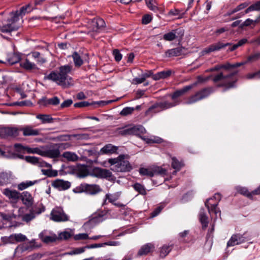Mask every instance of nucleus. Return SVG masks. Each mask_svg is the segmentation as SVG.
I'll use <instances>...</instances> for the list:
<instances>
[{"label":"nucleus","mask_w":260,"mask_h":260,"mask_svg":"<svg viewBox=\"0 0 260 260\" xmlns=\"http://www.w3.org/2000/svg\"><path fill=\"white\" fill-rule=\"evenodd\" d=\"M164 39L166 41H171L174 40L176 36L175 32L171 31L164 35Z\"/></svg>","instance_id":"55"},{"label":"nucleus","mask_w":260,"mask_h":260,"mask_svg":"<svg viewBox=\"0 0 260 260\" xmlns=\"http://www.w3.org/2000/svg\"><path fill=\"white\" fill-rule=\"evenodd\" d=\"M118 133L122 136L131 135L130 134V128L127 127L125 128H119L118 130Z\"/></svg>","instance_id":"62"},{"label":"nucleus","mask_w":260,"mask_h":260,"mask_svg":"<svg viewBox=\"0 0 260 260\" xmlns=\"http://www.w3.org/2000/svg\"><path fill=\"white\" fill-rule=\"evenodd\" d=\"M176 105V103H172L169 102L165 101L158 103L154 107H158L160 108L161 110H164L173 107Z\"/></svg>","instance_id":"36"},{"label":"nucleus","mask_w":260,"mask_h":260,"mask_svg":"<svg viewBox=\"0 0 260 260\" xmlns=\"http://www.w3.org/2000/svg\"><path fill=\"white\" fill-rule=\"evenodd\" d=\"M39 237L41 240L45 243H49L58 240L57 236L54 234L46 235L45 232H42L39 234Z\"/></svg>","instance_id":"18"},{"label":"nucleus","mask_w":260,"mask_h":260,"mask_svg":"<svg viewBox=\"0 0 260 260\" xmlns=\"http://www.w3.org/2000/svg\"><path fill=\"white\" fill-rule=\"evenodd\" d=\"M80 188L82 191L91 194H96L101 191L100 186L96 184H82Z\"/></svg>","instance_id":"10"},{"label":"nucleus","mask_w":260,"mask_h":260,"mask_svg":"<svg viewBox=\"0 0 260 260\" xmlns=\"http://www.w3.org/2000/svg\"><path fill=\"white\" fill-rule=\"evenodd\" d=\"M20 199L23 203L27 207H30L34 203V199L31 194L28 191H24L20 193Z\"/></svg>","instance_id":"17"},{"label":"nucleus","mask_w":260,"mask_h":260,"mask_svg":"<svg viewBox=\"0 0 260 260\" xmlns=\"http://www.w3.org/2000/svg\"><path fill=\"white\" fill-rule=\"evenodd\" d=\"M237 190L240 193L250 199H252L253 196H254V194L252 193V191L249 192L245 187H238L237 188Z\"/></svg>","instance_id":"39"},{"label":"nucleus","mask_w":260,"mask_h":260,"mask_svg":"<svg viewBox=\"0 0 260 260\" xmlns=\"http://www.w3.org/2000/svg\"><path fill=\"white\" fill-rule=\"evenodd\" d=\"M32 56L36 59H37V61L39 63H43L46 61V59L41 56V54L39 52L35 51L31 53Z\"/></svg>","instance_id":"50"},{"label":"nucleus","mask_w":260,"mask_h":260,"mask_svg":"<svg viewBox=\"0 0 260 260\" xmlns=\"http://www.w3.org/2000/svg\"><path fill=\"white\" fill-rule=\"evenodd\" d=\"M37 182V180L35 181H26L22 182L18 184L17 188L19 190H23L27 188L35 185Z\"/></svg>","instance_id":"30"},{"label":"nucleus","mask_w":260,"mask_h":260,"mask_svg":"<svg viewBox=\"0 0 260 260\" xmlns=\"http://www.w3.org/2000/svg\"><path fill=\"white\" fill-rule=\"evenodd\" d=\"M172 71L171 70L163 71L152 75V79L154 80H158L161 79H165L170 76Z\"/></svg>","instance_id":"26"},{"label":"nucleus","mask_w":260,"mask_h":260,"mask_svg":"<svg viewBox=\"0 0 260 260\" xmlns=\"http://www.w3.org/2000/svg\"><path fill=\"white\" fill-rule=\"evenodd\" d=\"M20 66L26 70H31L37 69L35 63L30 62L28 59L25 58L20 62Z\"/></svg>","instance_id":"28"},{"label":"nucleus","mask_w":260,"mask_h":260,"mask_svg":"<svg viewBox=\"0 0 260 260\" xmlns=\"http://www.w3.org/2000/svg\"><path fill=\"white\" fill-rule=\"evenodd\" d=\"M183 14H180V11L178 9H172L171 10L169 13V16H178V18H181L183 17Z\"/></svg>","instance_id":"58"},{"label":"nucleus","mask_w":260,"mask_h":260,"mask_svg":"<svg viewBox=\"0 0 260 260\" xmlns=\"http://www.w3.org/2000/svg\"><path fill=\"white\" fill-rule=\"evenodd\" d=\"M200 220L202 223V228L206 229L208 224V218L204 211H201L200 212Z\"/></svg>","instance_id":"33"},{"label":"nucleus","mask_w":260,"mask_h":260,"mask_svg":"<svg viewBox=\"0 0 260 260\" xmlns=\"http://www.w3.org/2000/svg\"><path fill=\"white\" fill-rule=\"evenodd\" d=\"M259 22L258 19L252 20L249 18L246 19L242 24L240 25V28H243L244 27L253 26H254L255 24Z\"/></svg>","instance_id":"32"},{"label":"nucleus","mask_w":260,"mask_h":260,"mask_svg":"<svg viewBox=\"0 0 260 260\" xmlns=\"http://www.w3.org/2000/svg\"><path fill=\"white\" fill-rule=\"evenodd\" d=\"M172 167L177 170H179L183 166V163L179 161L175 157H172Z\"/></svg>","instance_id":"47"},{"label":"nucleus","mask_w":260,"mask_h":260,"mask_svg":"<svg viewBox=\"0 0 260 260\" xmlns=\"http://www.w3.org/2000/svg\"><path fill=\"white\" fill-rule=\"evenodd\" d=\"M45 175H47L48 177H55L57 175L58 173L56 170H47L44 171L43 173Z\"/></svg>","instance_id":"61"},{"label":"nucleus","mask_w":260,"mask_h":260,"mask_svg":"<svg viewBox=\"0 0 260 260\" xmlns=\"http://www.w3.org/2000/svg\"><path fill=\"white\" fill-rule=\"evenodd\" d=\"M248 4L246 3H244L242 4H240L238 6H237L234 9L229 11L226 14V16H231V15L240 11L245 8H246L248 6Z\"/></svg>","instance_id":"34"},{"label":"nucleus","mask_w":260,"mask_h":260,"mask_svg":"<svg viewBox=\"0 0 260 260\" xmlns=\"http://www.w3.org/2000/svg\"><path fill=\"white\" fill-rule=\"evenodd\" d=\"M91 29L93 31L99 32L105 27L104 20L101 18L94 19L91 21Z\"/></svg>","instance_id":"12"},{"label":"nucleus","mask_w":260,"mask_h":260,"mask_svg":"<svg viewBox=\"0 0 260 260\" xmlns=\"http://www.w3.org/2000/svg\"><path fill=\"white\" fill-rule=\"evenodd\" d=\"M3 241L6 243H15L16 242L14 238V234L10 235L9 237H6L3 238Z\"/></svg>","instance_id":"60"},{"label":"nucleus","mask_w":260,"mask_h":260,"mask_svg":"<svg viewBox=\"0 0 260 260\" xmlns=\"http://www.w3.org/2000/svg\"><path fill=\"white\" fill-rule=\"evenodd\" d=\"M135 110V108L133 107H126L123 108L120 112V115L122 116H127L131 114Z\"/></svg>","instance_id":"54"},{"label":"nucleus","mask_w":260,"mask_h":260,"mask_svg":"<svg viewBox=\"0 0 260 260\" xmlns=\"http://www.w3.org/2000/svg\"><path fill=\"white\" fill-rule=\"evenodd\" d=\"M134 188H135V189L136 190H137V191H138L140 193L142 194H146V190L144 188V187L140 184V183H136L134 185Z\"/></svg>","instance_id":"52"},{"label":"nucleus","mask_w":260,"mask_h":260,"mask_svg":"<svg viewBox=\"0 0 260 260\" xmlns=\"http://www.w3.org/2000/svg\"><path fill=\"white\" fill-rule=\"evenodd\" d=\"M88 234L86 233H82L75 235L74 236V239L75 240H86L89 239Z\"/></svg>","instance_id":"59"},{"label":"nucleus","mask_w":260,"mask_h":260,"mask_svg":"<svg viewBox=\"0 0 260 260\" xmlns=\"http://www.w3.org/2000/svg\"><path fill=\"white\" fill-rule=\"evenodd\" d=\"M117 147L111 144L106 145L103 147L100 152L102 154H112L116 152Z\"/></svg>","instance_id":"23"},{"label":"nucleus","mask_w":260,"mask_h":260,"mask_svg":"<svg viewBox=\"0 0 260 260\" xmlns=\"http://www.w3.org/2000/svg\"><path fill=\"white\" fill-rule=\"evenodd\" d=\"M52 185L59 189L65 190L70 187V183L62 180H56L53 182Z\"/></svg>","instance_id":"21"},{"label":"nucleus","mask_w":260,"mask_h":260,"mask_svg":"<svg viewBox=\"0 0 260 260\" xmlns=\"http://www.w3.org/2000/svg\"><path fill=\"white\" fill-rule=\"evenodd\" d=\"M172 249V246L170 245H165L160 249V255L162 257L166 256Z\"/></svg>","instance_id":"44"},{"label":"nucleus","mask_w":260,"mask_h":260,"mask_svg":"<svg viewBox=\"0 0 260 260\" xmlns=\"http://www.w3.org/2000/svg\"><path fill=\"white\" fill-rule=\"evenodd\" d=\"M78 174L80 177H85L88 176L89 172L87 166L82 165L78 167Z\"/></svg>","instance_id":"37"},{"label":"nucleus","mask_w":260,"mask_h":260,"mask_svg":"<svg viewBox=\"0 0 260 260\" xmlns=\"http://www.w3.org/2000/svg\"><path fill=\"white\" fill-rule=\"evenodd\" d=\"M155 249L154 244L151 243H148L144 244L139 249L138 254L140 256L146 255L152 252Z\"/></svg>","instance_id":"16"},{"label":"nucleus","mask_w":260,"mask_h":260,"mask_svg":"<svg viewBox=\"0 0 260 260\" xmlns=\"http://www.w3.org/2000/svg\"><path fill=\"white\" fill-rule=\"evenodd\" d=\"M142 139L147 143H161L163 142L161 138L156 136H153L150 138L143 137Z\"/></svg>","instance_id":"40"},{"label":"nucleus","mask_w":260,"mask_h":260,"mask_svg":"<svg viewBox=\"0 0 260 260\" xmlns=\"http://www.w3.org/2000/svg\"><path fill=\"white\" fill-rule=\"evenodd\" d=\"M19 128L16 127H6L0 129V136L2 138L9 137H16L18 136Z\"/></svg>","instance_id":"6"},{"label":"nucleus","mask_w":260,"mask_h":260,"mask_svg":"<svg viewBox=\"0 0 260 260\" xmlns=\"http://www.w3.org/2000/svg\"><path fill=\"white\" fill-rule=\"evenodd\" d=\"M50 219L55 222H64L69 220V216L61 207H56L50 213Z\"/></svg>","instance_id":"5"},{"label":"nucleus","mask_w":260,"mask_h":260,"mask_svg":"<svg viewBox=\"0 0 260 260\" xmlns=\"http://www.w3.org/2000/svg\"><path fill=\"white\" fill-rule=\"evenodd\" d=\"M205 206L207 208L209 213H210L211 212H213L215 215L219 213L220 216L221 211L219 208H217L218 203L212 204L209 202V201H207L205 202Z\"/></svg>","instance_id":"22"},{"label":"nucleus","mask_w":260,"mask_h":260,"mask_svg":"<svg viewBox=\"0 0 260 260\" xmlns=\"http://www.w3.org/2000/svg\"><path fill=\"white\" fill-rule=\"evenodd\" d=\"M35 217V214L33 213H30L24 215L23 217V220L26 222H29Z\"/></svg>","instance_id":"64"},{"label":"nucleus","mask_w":260,"mask_h":260,"mask_svg":"<svg viewBox=\"0 0 260 260\" xmlns=\"http://www.w3.org/2000/svg\"><path fill=\"white\" fill-rule=\"evenodd\" d=\"M245 63H246V62H237V63H233V64H231L229 62H227L224 64H222V67H223V69L228 70L231 68H236L239 67L243 65Z\"/></svg>","instance_id":"46"},{"label":"nucleus","mask_w":260,"mask_h":260,"mask_svg":"<svg viewBox=\"0 0 260 260\" xmlns=\"http://www.w3.org/2000/svg\"><path fill=\"white\" fill-rule=\"evenodd\" d=\"M14 238L16 242H21L27 240L26 237L22 234H14Z\"/></svg>","instance_id":"57"},{"label":"nucleus","mask_w":260,"mask_h":260,"mask_svg":"<svg viewBox=\"0 0 260 260\" xmlns=\"http://www.w3.org/2000/svg\"><path fill=\"white\" fill-rule=\"evenodd\" d=\"M3 193L13 203H17L20 199V193L16 190L7 188L4 189Z\"/></svg>","instance_id":"9"},{"label":"nucleus","mask_w":260,"mask_h":260,"mask_svg":"<svg viewBox=\"0 0 260 260\" xmlns=\"http://www.w3.org/2000/svg\"><path fill=\"white\" fill-rule=\"evenodd\" d=\"M139 173L143 176L152 177L153 176L151 167L148 168H141L139 169Z\"/></svg>","instance_id":"38"},{"label":"nucleus","mask_w":260,"mask_h":260,"mask_svg":"<svg viewBox=\"0 0 260 260\" xmlns=\"http://www.w3.org/2000/svg\"><path fill=\"white\" fill-rule=\"evenodd\" d=\"M246 240L245 238L240 234L233 235L228 242L227 246H234L243 243Z\"/></svg>","instance_id":"13"},{"label":"nucleus","mask_w":260,"mask_h":260,"mask_svg":"<svg viewBox=\"0 0 260 260\" xmlns=\"http://www.w3.org/2000/svg\"><path fill=\"white\" fill-rule=\"evenodd\" d=\"M34 9L30 4H28L25 6L21 8L20 10L18 11V17L22 15H24L25 14L29 13Z\"/></svg>","instance_id":"35"},{"label":"nucleus","mask_w":260,"mask_h":260,"mask_svg":"<svg viewBox=\"0 0 260 260\" xmlns=\"http://www.w3.org/2000/svg\"><path fill=\"white\" fill-rule=\"evenodd\" d=\"M129 128L131 135L139 136L146 133L145 128L141 125L130 127Z\"/></svg>","instance_id":"25"},{"label":"nucleus","mask_w":260,"mask_h":260,"mask_svg":"<svg viewBox=\"0 0 260 260\" xmlns=\"http://www.w3.org/2000/svg\"><path fill=\"white\" fill-rule=\"evenodd\" d=\"M20 60V56L19 54L16 53H10L8 55L7 61L11 64H13L18 62Z\"/></svg>","instance_id":"27"},{"label":"nucleus","mask_w":260,"mask_h":260,"mask_svg":"<svg viewBox=\"0 0 260 260\" xmlns=\"http://www.w3.org/2000/svg\"><path fill=\"white\" fill-rule=\"evenodd\" d=\"M151 168L153 176L156 175H164L166 173V170L160 167L152 166Z\"/></svg>","instance_id":"41"},{"label":"nucleus","mask_w":260,"mask_h":260,"mask_svg":"<svg viewBox=\"0 0 260 260\" xmlns=\"http://www.w3.org/2000/svg\"><path fill=\"white\" fill-rule=\"evenodd\" d=\"M247 41L246 39H243L240 40L237 44H234L233 45L230 46V47L228 50V51H233L236 50L238 47L243 45L245 44Z\"/></svg>","instance_id":"49"},{"label":"nucleus","mask_w":260,"mask_h":260,"mask_svg":"<svg viewBox=\"0 0 260 260\" xmlns=\"http://www.w3.org/2000/svg\"><path fill=\"white\" fill-rule=\"evenodd\" d=\"M214 90L212 87H207L203 88L198 91L195 94L188 97L185 103L186 104H192L200 100H202L208 97L211 93L213 92Z\"/></svg>","instance_id":"4"},{"label":"nucleus","mask_w":260,"mask_h":260,"mask_svg":"<svg viewBox=\"0 0 260 260\" xmlns=\"http://www.w3.org/2000/svg\"><path fill=\"white\" fill-rule=\"evenodd\" d=\"M19 131L22 132L24 137L36 136L40 134V131L38 129L34 128L32 125H25L19 128Z\"/></svg>","instance_id":"8"},{"label":"nucleus","mask_w":260,"mask_h":260,"mask_svg":"<svg viewBox=\"0 0 260 260\" xmlns=\"http://www.w3.org/2000/svg\"><path fill=\"white\" fill-rule=\"evenodd\" d=\"M60 155V151L58 148L50 147L45 149L44 147L43 156H47L50 158H57Z\"/></svg>","instance_id":"15"},{"label":"nucleus","mask_w":260,"mask_h":260,"mask_svg":"<svg viewBox=\"0 0 260 260\" xmlns=\"http://www.w3.org/2000/svg\"><path fill=\"white\" fill-rule=\"evenodd\" d=\"M232 44L230 43H223L221 42H218L206 48L202 53L203 54H209L212 52L219 51L227 46H230Z\"/></svg>","instance_id":"7"},{"label":"nucleus","mask_w":260,"mask_h":260,"mask_svg":"<svg viewBox=\"0 0 260 260\" xmlns=\"http://www.w3.org/2000/svg\"><path fill=\"white\" fill-rule=\"evenodd\" d=\"M259 11L260 10V1L256 3L255 4L250 6L247 9L245 10L244 12H241L237 14L235 18L232 19L233 20L240 18L241 17L244 15L245 14H247L252 11Z\"/></svg>","instance_id":"19"},{"label":"nucleus","mask_w":260,"mask_h":260,"mask_svg":"<svg viewBox=\"0 0 260 260\" xmlns=\"http://www.w3.org/2000/svg\"><path fill=\"white\" fill-rule=\"evenodd\" d=\"M181 50L179 48H176L168 50L166 52V56L168 57L175 56L179 55L181 53Z\"/></svg>","instance_id":"43"},{"label":"nucleus","mask_w":260,"mask_h":260,"mask_svg":"<svg viewBox=\"0 0 260 260\" xmlns=\"http://www.w3.org/2000/svg\"><path fill=\"white\" fill-rule=\"evenodd\" d=\"M94 175L98 177L108 178L112 176V173L110 171L96 167L93 170Z\"/></svg>","instance_id":"14"},{"label":"nucleus","mask_w":260,"mask_h":260,"mask_svg":"<svg viewBox=\"0 0 260 260\" xmlns=\"http://www.w3.org/2000/svg\"><path fill=\"white\" fill-rule=\"evenodd\" d=\"M145 1L146 5L149 9L153 11H156L158 10V7L154 5L155 0H145Z\"/></svg>","instance_id":"51"},{"label":"nucleus","mask_w":260,"mask_h":260,"mask_svg":"<svg viewBox=\"0 0 260 260\" xmlns=\"http://www.w3.org/2000/svg\"><path fill=\"white\" fill-rule=\"evenodd\" d=\"M43 146L36 148H30L28 147H26L24 148V150L26 151L28 153H36L43 156Z\"/></svg>","instance_id":"31"},{"label":"nucleus","mask_w":260,"mask_h":260,"mask_svg":"<svg viewBox=\"0 0 260 260\" xmlns=\"http://www.w3.org/2000/svg\"><path fill=\"white\" fill-rule=\"evenodd\" d=\"M36 118L40 119L42 123H50L53 122V118L50 115L47 114H38Z\"/></svg>","instance_id":"29"},{"label":"nucleus","mask_w":260,"mask_h":260,"mask_svg":"<svg viewBox=\"0 0 260 260\" xmlns=\"http://www.w3.org/2000/svg\"><path fill=\"white\" fill-rule=\"evenodd\" d=\"M128 158L127 155H120L117 158L109 159L108 162L113 166L111 169L114 171L128 172L132 169Z\"/></svg>","instance_id":"2"},{"label":"nucleus","mask_w":260,"mask_h":260,"mask_svg":"<svg viewBox=\"0 0 260 260\" xmlns=\"http://www.w3.org/2000/svg\"><path fill=\"white\" fill-rule=\"evenodd\" d=\"M197 84V83H195L193 84L192 85H190L188 86H185L182 89L175 91L171 95L172 99L174 100L176 98L183 95V94H184L185 93L187 92L188 90L192 89L193 87V86H196Z\"/></svg>","instance_id":"20"},{"label":"nucleus","mask_w":260,"mask_h":260,"mask_svg":"<svg viewBox=\"0 0 260 260\" xmlns=\"http://www.w3.org/2000/svg\"><path fill=\"white\" fill-rule=\"evenodd\" d=\"M45 104H50L54 106L58 105L60 103L59 99L57 96H54L49 99H44Z\"/></svg>","instance_id":"48"},{"label":"nucleus","mask_w":260,"mask_h":260,"mask_svg":"<svg viewBox=\"0 0 260 260\" xmlns=\"http://www.w3.org/2000/svg\"><path fill=\"white\" fill-rule=\"evenodd\" d=\"M62 156L69 161H76L79 158V156L75 153L71 151L63 152Z\"/></svg>","instance_id":"24"},{"label":"nucleus","mask_w":260,"mask_h":260,"mask_svg":"<svg viewBox=\"0 0 260 260\" xmlns=\"http://www.w3.org/2000/svg\"><path fill=\"white\" fill-rule=\"evenodd\" d=\"M233 76V74H229L227 76H224L222 73H220L219 74L215 76L213 79V81L214 82H217L219 81L225 80L226 79L230 78Z\"/></svg>","instance_id":"45"},{"label":"nucleus","mask_w":260,"mask_h":260,"mask_svg":"<svg viewBox=\"0 0 260 260\" xmlns=\"http://www.w3.org/2000/svg\"><path fill=\"white\" fill-rule=\"evenodd\" d=\"M245 78L247 79H260V74L258 71L253 73H249L245 75Z\"/></svg>","instance_id":"53"},{"label":"nucleus","mask_w":260,"mask_h":260,"mask_svg":"<svg viewBox=\"0 0 260 260\" xmlns=\"http://www.w3.org/2000/svg\"><path fill=\"white\" fill-rule=\"evenodd\" d=\"M152 19V18L151 15L149 14L145 15L142 18V22L144 24H148L151 21Z\"/></svg>","instance_id":"63"},{"label":"nucleus","mask_w":260,"mask_h":260,"mask_svg":"<svg viewBox=\"0 0 260 260\" xmlns=\"http://www.w3.org/2000/svg\"><path fill=\"white\" fill-rule=\"evenodd\" d=\"M86 54L74 52L72 54V58L73 59L75 66L77 67H80L81 66L84 61L87 60L86 57Z\"/></svg>","instance_id":"11"},{"label":"nucleus","mask_w":260,"mask_h":260,"mask_svg":"<svg viewBox=\"0 0 260 260\" xmlns=\"http://www.w3.org/2000/svg\"><path fill=\"white\" fill-rule=\"evenodd\" d=\"M214 90L212 87H207L203 88L198 91L195 94L188 97L185 103L186 104H192L200 100H202L208 97L211 93L213 92Z\"/></svg>","instance_id":"3"},{"label":"nucleus","mask_w":260,"mask_h":260,"mask_svg":"<svg viewBox=\"0 0 260 260\" xmlns=\"http://www.w3.org/2000/svg\"><path fill=\"white\" fill-rule=\"evenodd\" d=\"M260 59V52H256L249 55L245 62H253Z\"/></svg>","instance_id":"42"},{"label":"nucleus","mask_w":260,"mask_h":260,"mask_svg":"<svg viewBox=\"0 0 260 260\" xmlns=\"http://www.w3.org/2000/svg\"><path fill=\"white\" fill-rule=\"evenodd\" d=\"M71 70V66H61L59 69V73L51 72L47 76V78L55 82L63 88H68L73 85L72 78L68 75Z\"/></svg>","instance_id":"1"},{"label":"nucleus","mask_w":260,"mask_h":260,"mask_svg":"<svg viewBox=\"0 0 260 260\" xmlns=\"http://www.w3.org/2000/svg\"><path fill=\"white\" fill-rule=\"evenodd\" d=\"M71 237V234L69 232L64 231L60 233L57 236L58 240H68Z\"/></svg>","instance_id":"56"}]
</instances>
